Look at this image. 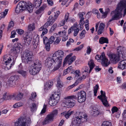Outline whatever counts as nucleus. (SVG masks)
<instances>
[{
	"label": "nucleus",
	"mask_w": 126,
	"mask_h": 126,
	"mask_svg": "<svg viewBox=\"0 0 126 126\" xmlns=\"http://www.w3.org/2000/svg\"><path fill=\"white\" fill-rule=\"evenodd\" d=\"M42 0H34L33 2V5L35 7L38 8L42 3Z\"/></svg>",
	"instance_id": "b1692460"
},
{
	"label": "nucleus",
	"mask_w": 126,
	"mask_h": 126,
	"mask_svg": "<svg viewBox=\"0 0 126 126\" xmlns=\"http://www.w3.org/2000/svg\"><path fill=\"white\" fill-rule=\"evenodd\" d=\"M57 24L56 23H54L51 27L50 29L49 32L50 33H51L53 31L55 30V29L57 27Z\"/></svg>",
	"instance_id": "37998d69"
},
{
	"label": "nucleus",
	"mask_w": 126,
	"mask_h": 126,
	"mask_svg": "<svg viewBox=\"0 0 126 126\" xmlns=\"http://www.w3.org/2000/svg\"><path fill=\"white\" fill-rule=\"evenodd\" d=\"M95 58L98 61H99L101 60V64L103 66H107L110 64L108 59L106 58L105 54L104 53H102L100 55H96Z\"/></svg>",
	"instance_id": "9d476101"
},
{
	"label": "nucleus",
	"mask_w": 126,
	"mask_h": 126,
	"mask_svg": "<svg viewBox=\"0 0 126 126\" xmlns=\"http://www.w3.org/2000/svg\"><path fill=\"white\" fill-rule=\"evenodd\" d=\"M83 47V45L82 44L79 47H77L74 50L76 51H79Z\"/></svg>",
	"instance_id": "680f3d73"
},
{
	"label": "nucleus",
	"mask_w": 126,
	"mask_h": 126,
	"mask_svg": "<svg viewBox=\"0 0 126 126\" xmlns=\"http://www.w3.org/2000/svg\"><path fill=\"white\" fill-rule=\"evenodd\" d=\"M72 73L73 74L75 75L76 77H79L80 75V71L79 70H77L75 71H73Z\"/></svg>",
	"instance_id": "4c0bfd02"
},
{
	"label": "nucleus",
	"mask_w": 126,
	"mask_h": 126,
	"mask_svg": "<svg viewBox=\"0 0 126 126\" xmlns=\"http://www.w3.org/2000/svg\"><path fill=\"white\" fill-rule=\"evenodd\" d=\"M23 105V103L19 102L15 104L13 106V108H15L22 106Z\"/></svg>",
	"instance_id": "ea45409f"
},
{
	"label": "nucleus",
	"mask_w": 126,
	"mask_h": 126,
	"mask_svg": "<svg viewBox=\"0 0 126 126\" xmlns=\"http://www.w3.org/2000/svg\"><path fill=\"white\" fill-rule=\"evenodd\" d=\"M86 114L83 112H78L77 115L72 119V124L73 126H79L80 124L86 122L87 120Z\"/></svg>",
	"instance_id": "f03ea898"
},
{
	"label": "nucleus",
	"mask_w": 126,
	"mask_h": 126,
	"mask_svg": "<svg viewBox=\"0 0 126 126\" xmlns=\"http://www.w3.org/2000/svg\"><path fill=\"white\" fill-rule=\"evenodd\" d=\"M126 0H122L119 3L114 10L111 11L110 15L111 18L109 21L111 22L113 21L118 19L122 17V11L124 9L123 16L126 15Z\"/></svg>",
	"instance_id": "f257e3e1"
},
{
	"label": "nucleus",
	"mask_w": 126,
	"mask_h": 126,
	"mask_svg": "<svg viewBox=\"0 0 126 126\" xmlns=\"http://www.w3.org/2000/svg\"><path fill=\"white\" fill-rule=\"evenodd\" d=\"M101 95L97 96V98L100 100L102 102L103 104L106 107L109 106L108 103L107 101V97L105 95V92H103L102 90L100 91Z\"/></svg>",
	"instance_id": "f8f14e48"
},
{
	"label": "nucleus",
	"mask_w": 126,
	"mask_h": 126,
	"mask_svg": "<svg viewBox=\"0 0 126 126\" xmlns=\"http://www.w3.org/2000/svg\"><path fill=\"white\" fill-rule=\"evenodd\" d=\"M72 55V54H71L66 57L63 63V64H65L67 62L69 64H70L75 61L76 59V57L75 56L71 57Z\"/></svg>",
	"instance_id": "f3484780"
},
{
	"label": "nucleus",
	"mask_w": 126,
	"mask_h": 126,
	"mask_svg": "<svg viewBox=\"0 0 126 126\" xmlns=\"http://www.w3.org/2000/svg\"><path fill=\"white\" fill-rule=\"evenodd\" d=\"M21 47H14L12 48L11 50L12 52L11 54H13V55L14 56L13 59H16L17 56V53H18Z\"/></svg>",
	"instance_id": "a211bd4d"
},
{
	"label": "nucleus",
	"mask_w": 126,
	"mask_h": 126,
	"mask_svg": "<svg viewBox=\"0 0 126 126\" xmlns=\"http://www.w3.org/2000/svg\"><path fill=\"white\" fill-rule=\"evenodd\" d=\"M55 39V38L53 36H51L48 40V42L50 44H52L53 42H54V40Z\"/></svg>",
	"instance_id": "052dcab7"
},
{
	"label": "nucleus",
	"mask_w": 126,
	"mask_h": 126,
	"mask_svg": "<svg viewBox=\"0 0 126 126\" xmlns=\"http://www.w3.org/2000/svg\"><path fill=\"white\" fill-rule=\"evenodd\" d=\"M17 72L21 75L23 77L25 78L27 74V72L21 69H19L17 71Z\"/></svg>",
	"instance_id": "a878e982"
},
{
	"label": "nucleus",
	"mask_w": 126,
	"mask_h": 126,
	"mask_svg": "<svg viewBox=\"0 0 126 126\" xmlns=\"http://www.w3.org/2000/svg\"><path fill=\"white\" fill-rule=\"evenodd\" d=\"M57 62L55 63L56 65H55L53 68L52 66L50 68L47 69L46 71L47 74L49 75L51 73L53 72L58 70L61 66L62 62L57 61Z\"/></svg>",
	"instance_id": "ddd939ff"
},
{
	"label": "nucleus",
	"mask_w": 126,
	"mask_h": 126,
	"mask_svg": "<svg viewBox=\"0 0 126 126\" xmlns=\"http://www.w3.org/2000/svg\"><path fill=\"white\" fill-rule=\"evenodd\" d=\"M37 106L36 104L33 103L31 106V110L32 112L35 111L37 109Z\"/></svg>",
	"instance_id": "2f4dec72"
},
{
	"label": "nucleus",
	"mask_w": 126,
	"mask_h": 126,
	"mask_svg": "<svg viewBox=\"0 0 126 126\" xmlns=\"http://www.w3.org/2000/svg\"><path fill=\"white\" fill-rule=\"evenodd\" d=\"M47 106L45 105H44L43 108L41 112V114H43L46 111V109Z\"/></svg>",
	"instance_id": "338daca9"
},
{
	"label": "nucleus",
	"mask_w": 126,
	"mask_h": 126,
	"mask_svg": "<svg viewBox=\"0 0 126 126\" xmlns=\"http://www.w3.org/2000/svg\"><path fill=\"white\" fill-rule=\"evenodd\" d=\"M99 42L101 44H103L104 43H109L108 39L104 37H102L99 39Z\"/></svg>",
	"instance_id": "cd10ccee"
},
{
	"label": "nucleus",
	"mask_w": 126,
	"mask_h": 126,
	"mask_svg": "<svg viewBox=\"0 0 126 126\" xmlns=\"http://www.w3.org/2000/svg\"><path fill=\"white\" fill-rule=\"evenodd\" d=\"M108 55L111 61L114 63H116L120 60L121 56L118 54L110 53Z\"/></svg>",
	"instance_id": "4468645a"
},
{
	"label": "nucleus",
	"mask_w": 126,
	"mask_h": 126,
	"mask_svg": "<svg viewBox=\"0 0 126 126\" xmlns=\"http://www.w3.org/2000/svg\"><path fill=\"white\" fill-rule=\"evenodd\" d=\"M23 93L19 92L16 96V100H19L21 99L23 97Z\"/></svg>",
	"instance_id": "c756f323"
},
{
	"label": "nucleus",
	"mask_w": 126,
	"mask_h": 126,
	"mask_svg": "<svg viewBox=\"0 0 126 126\" xmlns=\"http://www.w3.org/2000/svg\"><path fill=\"white\" fill-rule=\"evenodd\" d=\"M8 9H6L4 12H2L0 13V18H4L7 15L8 11Z\"/></svg>",
	"instance_id": "473e14b6"
},
{
	"label": "nucleus",
	"mask_w": 126,
	"mask_h": 126,
	"mask_svg": "<svg viewBox=\"0 0 126 126\" xmlns=\"http://www.w3.org/2000/svg\"><path fill=\"white\" fill-rule=\"evenodd\" d=\"M14 25V24L13 22L12 21H11L9 23L7 28L8 30H9L11 28L13 27Z\"/></svg>",
	"instance_id": "8fccbe9b"
},
{
	"label": "nucleus",
	"mask_w": 126,
	"mask_h": 126,
	"mask_svg": "<svg viewBox=\"0 0 126 126\" xmlns=\"http://www.w3.org/2000/svg\"><path fill=\"white\" fill-rule=\"evenodd\" d=\"M105 27L104 24L102 23H100L99 26V29L97 31L98 34H100L104 32Z\"/></svg>",
	"instance_id": "5701e85b"
},
{
	"label": "nucleus",
	"mask_w": 126,
	"mask_h": 126,
	"mask_svg": "<svg viewBox=\"0 0 126 126\" xmlns=\"http://www.w3.org/2000/svg\"><path fill=\"white\" fill-rule=\"evenodd\" d=\"M56 86L58 88H61L63 87V84L62 82L60 80H58L57 81Z\"/></svg>",
	"instance_id": "de8ad7c7"
},
{
	"label": "nucleus",
	"mask_w": 126,
	"mask_h": 126,
	"mask_svg": "<svg viewBox=\"0 0 126 126\" xmlns=\"http://www.w3.org/2000/svg\"><path fill=\"white\" fill-rule=\"evenodd\" d=\"M75 104V101L74 100H72L71 99V101L70 102L68 108H72L73 107Z\"/></svg>",
	"instance_id": "79ce46f5"
},
{
	"label": "nucleus",
	"mask_w": 126,
	"mask_h": 126,
	"mask_svg": "<svg viewBox=\"0 0 126 126\" xmlns=\"http://www.w3.org/2000/svg\"><path fill=\"white\" fill-rule=\"evenodd\" d=\"M27 43V41H26V40L23 38V39L22 40V42L21 43L22 44V45L24 47L28 46L29 45H26Z\"/></svg>",
	"instance_id": "69168bd1"
},
{
	"label": "nucleus",
	"mask_w": 126,
	"mask_h": 126,
	"mask_svg": "<svg viewBox=\"0 0 126 126\" xmlns=\"http://www.w3.org/2000/svg\"><path fill=\"white\" fill-rule=\"evenodd\" d=\"M58 33L60 35V36L61 37H62L63 35L66 34V32L65 31H64L62 32H59Z\"/></svg>",
	"instance_id": "13d9d810"
},
{
	"label": "nucleus",
	"mask_w": 126,
	"mask_h": 126,
	"mask_svg": "<svg viewBox=\"0 0 126 126\" xmlns=\"http://www.w3.org/2000/svg\"><path fill=\"white\" fill-rule=\"evenodd\" d=\"M65 100L64 101V103L65 105V107H68V105L71 101V99L68 97H66L64 98Z\"/></svg>",
	"instance_id": "7c9ffc66"
},
{
	"label": "nucleus",
	"mask_w": 126,
	"mask_h": 126,
	"mask_svg": "<svg viewBox=\"0 0 126 126\" xmlns=\"http://www.w3.org/2000/svg\"><path fill=\"white\" fill-rule=\"evenodd\" d=\"M118 110V108L114 106L113 107L111 110L112 113H114L117 112Z\"/></svg>",
	"instance_id": "0e129e2a"
},
{
	"label": "nucleus",
	"mask_w": 126,
	"mask_h": 126,
	"mask_svg": "<svg viewBox=\"0 0 126 126\" xmlns=\"http://www.w3.org/2000/svg\"><path fill=\"white\" fill-rule=\"evenodd\" d=\"M86 33V32L85 30L82 31L80 35V38L82 39L85 37V34Z\"/></svg>",
	"instance_id": "49530a36"
},
{
	"label": "nucleus",
	"mask_w": 126,
	"mask_h": 126,
	"mask_svg": "<svg viewBox=\"0 0 126 126\" xmlns=\"http://www.w3.org/2000/svg\"><path fill=\"white\" fill-rule=\"evenodd\" d=\"M102 126H111V124L108 121H104L103 123Z\"/></svg>",
	"instance_id": "c03bdc74"
},
{
	"label": "nucleus",
	"mask_w": 126,
	"mask_h": 126,
	"mask_svg": "<svg viewBox=\"0 0 126 126\" xmlns=\"http://www.w3.org/2000/svg\"><path fill=\"white\" fill-rule=\"evenodd\" d=\"M44 6H43L41 7L39 9H38L36 11V13L37 14H38L41 13V12L43 11L44 9Z\"/></svg>",
	"instance_id": "864d4df0"
},
{
	"label": "nucleus",
	"mask_w": 126,
	"mask_h": 126,
	"mask_svg": "<svg viewBox=\"0 0 126 126\" xmlns=\"http://www.w3.org/2000/svg\"><path fill=\"white\" fill-rule=\"evenodd\" d=\"M61 40V39L59 37H57L56 39L54 41V44L56 45L59 44Z\"/></svg>",
	"instance_id": "bf43d9fd"
},
{
	"label": "nucleus",
	"mask_w": 126,
	"mask_h": 126,
	"mask_svg": "<svg viewBox=\"0 0 126 126\" xmlns=\"http://www.w3.org/2000/svg\"><path fill=\"white\" fill-rule=\"evenodd\" d=\"M37 96L35 92H32L31 94V96L30 97V99L32 100L33 101L34 100V99L36 98Z\"/></svg>",
	"instance_id": "58836bf2"
},
{
	"label": "nucleus",
	"mask_w": 126,
	"mask_h": 126,
	"mask_svg": "<svg viewBox=\"0 0 126 126\" xmlns=\"http://www.w3.org/2000/svg\"><path fill=\"white\" fill-rule=\"evenodd\" d=\"M60 95V93L59 92H55L53 94V99L50 97L48 99L49 104L52 106L56 105L59 101Z\"/></svg>",
	"instance_id": "1a4fd4ad"
},
{
	"label": "nucleus",
	"mask_w": 126,
	"mask_h": 126,
	"mask_svg": "<svg viewBox=\"0 0 126 126\" xmlns=\"http://www.w3.org/2000/svg\"><path fill=\"white\" fill-rule=\"evenodd\" d=\"M86 93L84 91H82L78 93V101L80 103L84 102L86 99Z\"/></svg>",
	"instance_id": "dca6fc26"
},
{
	"label": "nucleus",
	"mask_w": 126,
	"mask_h": 126,
	"mask_svg": "<svg viewBox=\"0 0 126 126\" xmlns=\"http://www.w3.org/2000/svg\"><path fill=\"white\" fill-rule=\"evenodd\" d=\"M53 56L57 61L62 62L64 56L63 52L61 50H58L56 51L53 55Z\"/></svg>",
	"instance_id": "9b49d317"
},
{
	"label": "nucleus",
	"mask_w": 126,
	"mask_h": 126,
	"mask_svg": "<svg viewBox=\"0 0 126 126\" xmlns=\"http://www.w3.org/2000/svg\"><path fill=\"white\" fill-rule=\"evenodd\" d=\"M92 51V49L89 46H88L87 47V50L86 51V53L88 55H89Z\"/></svg>",
	"instance_id": "e2e57ef3"
},
{
	"label": "nucleus",
	"mask_w": 126,
	"mask_h": 126,
	"mask_svg": "<svg viewBox=\"0 0 126 126\" xmlns=\"http://www.w3.org/2000/svg\"><path fill=\"white\" fill-rule=\"evenodd\" d=\"M19 77L17 75H14L11 76L8 80L3 83V86L5 88H7L9 86L12 87L14 86L16 83L19 79Z\"/></svg>",
	"instance_id": "423d86ee"
},
{
	"label": "nucleus",
	"mask_w": 126,
	"mask_h": 126,
	"mask_svg": "<svg viewBox=\"0 0 126 126\" xmlns=\"http://www.w3.org/2000/svg\"><path fill=\"white\" fill-rule=\"evenodd\" d=\"M53 82L51 81H49L46 83V87H48L49 89L53 85Z\"/></svg>",
	"instance_id": "3c124183"
},
{
	"label": "nucleus",
	"mask_w": 126,
	"mask_h": 126,
	"mask_svg": "<svg viewBox=\"0 0 126 126\" xmlns=\"http://www.w3.org/2000/svg\"><path fill=\"white\" fill-rule=\"evenodd\" d=\"M74 113L73 111L68 110L67 111H65L61 113L62 116L65 117L67 119L72 114Z\"/></svg>",
	"instance_id": "412c9836"
},
{
	"label": "nucleus",
	"mask_w": 126,
	"mask_h": 126,
	"mask_svg": "<svg viewBox=\"0 0 126 126\" xmlns=\"http://www.w3.org/2000/svg\"><path fill=\"white\" fill-rule=\"evenodd\" d=\"M82 76L79 78L76 81V82H77V83L78 84L79 82H80L83 79H85L86 77L87 76L85 74L82 73Z\"/></svg>",
	"instance_id": "72a5a7b5"
},
{
	"label": "nucleus",
	"mask_w": 126,
	"mask_h": 126,
	"mask_svg": "<svg viewBox=\"0 0 126 126\" xmlns=\"http://www.w3.org/2000/svg\"><path fill=\"white\" fill-rule=\"evenodd\" d=\"M33 9V8L31 3L28 2L27 3L23 1L19 2L16 6L15 11L16 13H18L26 10L29 13H31L32 12Z\"/></svg>",
	"instance_id": "7ed1b4c3"
},
{
	"label": "nucleus",
	"mask_w": 126,
	"mask_h": 126,
	"mask_svg": "<svg viewBox=\"0 0 126 126\" xmlns=\"http://www.w3.org/2000/svg\"><path fill=\"white\" fill-rule=\"evenodd\" d=\"M8 100H15L16 97V96L15 94H13V95H10L8 96Z\"/></svg>",
	"instance_id": "603ef678"
},
{
	"label": "nucleus",
	"mask_w": 126,
	"mask_h": 126,
	"mask_svg": "<svg viewBox=\"0 0 126 126\" xmlns=\"http://www.w3.org/2000/svg\"><path fill=\"white\" fill-rule=\"evenodd\" d=\"M3 60L1 65L3 69L7 70L10 69L12 65L14 64L13 61L11 62L12 59L9 56H5L3 57Z\"/></svg>",
	"instance_id": "39448f33"
},
{
	"label": "nucleus",
	"mask_w": 126,
	"mask_h": 126,
	"mask_svg": "<svg viewBox=\"0 0 126 126\" xmlns=\"http://www.w3.org/2000/svg\"><path fill=\"white\" fill-rule=\"evenodd\" d=\"M32 52L29 50H26L21 56L22 61L26 63H30L32 61Z\"/></svg>",
	"instance_id": "0eeeda50"
},
{
	"label": "nucleus",
	"mask_w": 126,
	"mask_h": 126,
	"mask_svg": "<svg viewBox=\"0 0 126 126\" xmlns=\"http://www.w3.org/2000/svg\"><path fill=\"white\" fill-rule=\"evenodd\" d=\"M60 14V12L59 11H57L55 13V15L54 16L53 18L52 19V20L50 22V24L52 25L54 22L58 17Z\"/></svg>",
	"instance_id": "393cba45"
},
{
	"label": "nucleus",
	"mask_w": 126,
	"mask_h": 126,
	"mask_svg": "<svg viewBox=\"0 0 126 126\" xmlns=\"http://www.w3.org/2000/svg\"><path fill=\"white\" fill-rule=\"evenodd\" d=\"M24 39L27 41V43L26 45H29L30 43L32 40V38L31 37H29L27 35L26 37H24Z\"/></svg>",
	"instance_id": "c9c22d12"
},
{
	"label": "nucleus",
	"mask_w": 126,
	"mask_h": 126,
	"mask_svg": "<svg viewBox=\"0 0 126 126\" xmlns=\"http://www.w3.org/2000/svg\"><path fill=\"white\" fill-rule=\"evenodd\" d=\"M35 29V25L33 23L29 24L28 26V30L29 32H32Z\"/></svg>",
	"instance_id": "c85d7f7f"
},
{
	"label": "nucleus",
	"mask_w": 126,
	"mask_h": 126,
	"mask_svg": "<svg viewBox=\"0 0 126 126\" xmlns=\"http://www.w3.org/2000/svg\"><path fill=\"white\" fill-rule=\"evenodd\" d=\"M52 56L51 57H48L46 59L45 64L46 65L48 66L47 69L50 68L52 66L53 64H54L55 63L57 62V61Z\"/></svg>",
	"instance_id": "2eb2a0df"
},
{
	"label": "nucleus",
	"mask_w": 126,
	"mask_h": 126,
	"mask_svg": "<svg viewBox=\"0 0 126 126\" xmlns=\"http://www.w3.org/2000/svg\"><path fill=\"white\" fill-rule=\"evenodd\" d=\"M68 98H69L70 99H72V100H74V99L77 100H78V96L75 95H72L70 96H67Z\"/></svg>",
	"instance_id": "4d7b16f0"
},
{
	"label": "nucleus",
	"mask_w": 126,
	"mask_h": 126,
	"mask_svg": "<svg viewBox=\"0 0 126 126\" xmlns=\"http://www.w3.org/2000/svg\"><path fill=\"white\" fill-rule=\"evenodd\" d=\"M84 18H82L80 20V23L78 25V26H79L80 27V29H79L80 30H81L83 28V25L85 23L84 21Z\"/></svg>",
	"instance_id": "f704fd0d"
},
{
	"label": "nucleus",
	"mask_w": 126,
	"mask_h": 126,
	"mask_svg": "<svg viewBox=\"0 0 126 126\" xmlns=\"http://www.w3.org/2000/svg\"><path fill=\"white\" fill-rule=\"evenodd\" d=\"M16 31L18 34L20 35L22 34L24 32V31L21 29L16 30Z\"/></svg>",
	"instance_id": "774afa93"
},
{
	"label": "nucleus",
	"mask_w": 126,
	"mask_h": 126,
	"mask_svg": "<svg viewBox=\"0 0 126 126\" xmlns=\"http://www.w3.org/2000/svg\"><path fill=\"white\" fill-rule=\"evenodd\" d=\"M88 64L89 65L90 68L89 70V73H90L91 71L95 65L94 63V61L92 59H91L89 61H88Z\"/></svg>",
	"instance_id": "bb28decb"
},
{
	"label": "nucleus",
	"mask_w": 126,
	"mask_h": 126,
	"mask_svg": "<svg viewBox=\"0 0 126 126\" xmlns=\"http://www.w3.org/2000/svg\"><path fill=\"white\" fill-rule=\"evenodd\" d=\"M31 123L30 118H19L15 124V126H29Z\"/></svg>",
	"instance_id": "6e6552de"
},
{
	"label": "nucleus",
	"mask_w": 126,
	"mask_h": 126,
	"mask_svg": "<svg viewBox=\"0 0 126 126\" xmlns=\"http://www.w3.org/2000/svg\"><path fill=\"white\" fill-rule=\"evenodd\" d=\"M117 53L121 56H122L126 53V50L125 48L123 46H120L117 47Z\"/></svg>",
	"instance_id": "6ab92c4d"
},
{
	"label": "nucleus",
	"mask_w": 126,
	"mask_h": 126,
	"mask_svg": "<svg viewBox=\"0 0 126 126\" xmlns=\"http://www.w3.org/2000/svg\"><path fill=\"white\" fill-rule=\"evenodd\" d=\"M9 95V94H7V93H5L3 94L2 99L4 100H8V96Z\"/></svg>",
	"instance_id": "a18cd8bd"
},
{
	"label": "nucleus",
	"mask_w": 126,
	"mask_h": 126,
	"mask_svg": "<svg viewBox=\"0 0 126 126\" xmlns=\"http://www.w3.org/2000/svg\"><path fill=\"white\" fill-rule=\"evenodd\" d=\"M42 66L41 62L39 60L35 61L29 68V73L32 75L36 74L41 70Z\"/></svg>",
	"instance_id": "20e7f679"
},
{
	"label": "nucleus",
	"mask_w": 126,
	"mask_h": 126,
	"mask_svg": "<svg viewBox=\"0 0 126 126\" xmlns=\"http://www.w3.org/2000/svg\"><path fill=\"white\" fill-rule=\"evenodd\" d=\"M99 112L97 110L93 109L91 112V114L94 116H97L99 114Z\"/></svg>",
	"instance_id": "e433bc0d"
},
{
	"label": "nucleus",
	"mask_w": 126,
	"mask_h": 126,
	"mask_svg": "<svg viewBox=\"0 0 126 126\" xmlns=\"http://www.w3.org/2000/svg\"><path fill=\"white\" fill-rule=\"evenodd\" d=\"M110 12V10L108 8L106 9L105 12L104 14L102 15V18H105L106 17L108 13Z\"/></svg>",
	"instance_id": "a19ab883"
},
{
	"label": "nucleus",
	"mask_w": 126,
	"mask_h": 126,
	"mask_svg": "<svg viewBox=\"0 0 126 126\" xmlns=\"http://www.w3.org/2000/svg\"><path fill=\"white\" fill-rule=\"evenodd\" d=\"M118 67L122 69L126 68V60H124L120 61L118 64Z\"/></svg>",
	"instance_id": "4be33fe9"
},
{
	"label": "nucleus",
	"mask_w": 126,
	"mask_h": 126,
	"mask_svg": "<svg viewBox=\"0 0 126 126\" xmlns=\"http://www.w3.org/2000/svg\"><path fill=\"white\" fill-rule=\"evenodd\" d=\"M53 117L50 114L48 115L45 118V120L43 122V124H46L52 122L53 119Z\"/></svg>",
	"instance_id": "aec40b11"
},
{
	"label": "nucleus",
	"mask_w": 126,
	"mask_h": 126,
	"mask_svg": "<svg viewBox=\"0 0 126 126\" xmlns=\"http://www.w3.org/2000/svg\"><path fill=\"white\" fill-rule=\"evenodd\" d=\"M50 44L48 42H47L45 44V47L46 50L47 51H49L50 50Z\"/></svg>",
	"instance_id": "09e8293b"
},
{
	"label": "nucleus",
	"mask_w": 126,
	"mask_h": 126,
	"mask_svg": "<svg viewBox=\"0 0 126 126\" xmlns=\"http://www.w3.org/2000/svg\"><path fill=\"white\" fill-rule=\"evenodd\" d=\"M79 30L78 28L75 29L74 28L73 30H74V36H75L77 35Z\"/></svg>",
	"instance_id": "5fc2aeb1"
},
{
	"label": "nucleus",
	"mask_w": 126,
	"mask_h": 126,
	"mask_svg": "<svg viewBox=\"0 0 126 126\" xmlns=\"http://www.w3.org/2000/svg\"><path fill=\"white\" fill-rule=\"evenodd\" d=\"M89 71V68L87 67H85L83 71V74H85V75H87L88 74L90 73H88Z\"/></svg>",
	"instance_id": "6e6d98bb"
}]
</instances>
